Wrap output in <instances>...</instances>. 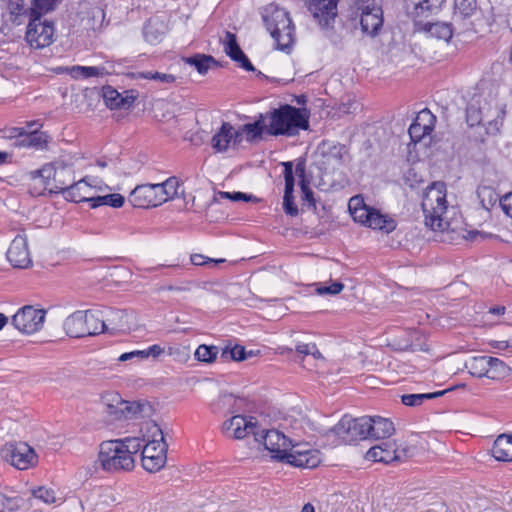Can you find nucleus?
Masks as SVG:
<instances>
[{
  "label": "nucleus",
  "mask_w": 512,
  "mask_h": 512,
  "mask_svg": "<svg viewBox=\"0 0 512 512\" xmlns=\"http://www.w3.org/2000/svg\"><path fill=\"white\" fill-rule=\"evenodd\" d=\"M42 172H51V177L55 183L51 192L61 193L66 200L71 202H89L91 205L95 193L109 189L107 185L98 184L96 179L90 177L74 182L72 168L62 162L44 167Z\"/></svg>",
  "instance_id": "obj_1"
},
{
  "label": "nucleus",
  "mask_w": 512,
  "mask_h": 512,
  "mask_svg": "<svg viewBox=\"0 0 512 512\" xmlns=\"http://www.w3.org/2000/svg\"><path fill=\"white\" fill-rule=\"evenodd\" d=\"M421 206L426 227L438 233L455 231L453 223L447 218L449 205L445 183L434 182L428 186L423 194Z\"/></svg>",
  "instance_id": "obj_2"
},
{
  "label": "nucleus",
  "mask_w": 512,
  "mask_h": 512,
  "mask_svg": "<svg viewBox=\"0 0 512 512\" xmlns=\"http://www.w3.org/2000/svg\"><path fill=\"white\" fill-rule=\"evenodd\" d=\"M266 134L294 137L309 129V115L305 110L289 104L281 105L265 114Z\"/></svg>",
  "instance_id": "obj_3"
},
{
  "label": "nucleus",
  "mask_w": 512,
  "mask_h": 512,
  "mask_svg": "<svg viewBox=\"0 0 512 512\" xmlns=\"http://www.w3.org/2000/svg\"><path fill=\"white\" fill-rule=\"evenodd\" d=\"M262 18L271 37L280 50H288L294 43L295 28L289 13L275 3L264 7Z\"/></svg>",
  "instance_id": "obj_4"
},
{
  "label": "nucleus",
  "mask_w": 512,
  "mask_h": 512,
  "mask_svg": "<svg viewBox=\"0 0 512 512\" xmlns=\"http://www.w3.org/2000/svg\"><path fill=\"white\" fill-rule=\"evenodd\" d=\"M349 212L353 220L373 230L389 234L396 229V220L380 210L368 206L361 195L350 198L348 203Z\"/></svg>",
  "instance_id": "obj_5"
},
{
  "label": "nucleus",
  "mask_w": 512,
  "mask_h": 512,
  "mask_svg": "<svg viewBox=\"0 0 512 512\" xmlns=\"http://www.w3.org/2000/svg\"><path fill=\"white\" fill-rule=\"evenodd\" d=\"M504 116L505 111L501 106L481 99H472L466 109L468 125H482L488 135H495L500 131Z\"/></svg>",
  "instance_id": "obj_6"
},
{
  "label": "nucleus",
  "mask_w": 512,
  "mask_h": 512,
  "mask_svg": "<svg viewBox=\"0 0 512 512\" xmlns=\"http://www.w3.org/2000/svg\"><path fill=\"white\" fill-rule=\"evenodd\" d=\"M126 452L116 439L103 441L99 446L97 463L108 473L131 471L135 466V458Z\"/></svg>",
  "instance_id": "obj_7"
},
{
  "label": "nucleus",
  "mask_w": 512,
  "mask_h": 512,
  "mask_svg": "<svg viewBox=\"0 0 512 512\" xmlns=\"http://www.w3.org/2000/svg\"><path fill=\"white\" fill-rule=\"evenodd\" d=\"M152 439L147 440L142 449V466L151 473L162 469L167 461V444L161 428L156 423L149 424Z\"/></svg>",
  "instance_id": "obj_8"
},
{
  "label": "nucleus",
  "mask_w": 512,
  "mask_h": 512,
  "mask_svg": "<svg viewBox=\"0 0 512 512\" xmlns=\"http://www.w3.org/2000/svg\"><path fill=\"white\" fill-rule=\"evenodd\" d=\"M64 330L70 337L80 338L97 335L104 332L102 318L97 311H76L69 315L63 324Z\"/></svg>",
  "instance_id": "obj_9"
},
{
  "label": "nucleus",
  "mask_w": 512,
  "mask_h": 512,
  "mask_svg": "<svg viewBox=\"0 0 512 512\" xmlns=\"http://www.w3.org/2000/svg\"><path fill=\"white\" fill-rule=\"evenodd\" d=\"M468 372L477 378L502 380L510 374V368L500 359L491 356H474L465 362Z\"/></svg>",
  "instance_id": "obj_10"
},
{
  "label": "nucleus",
  "mask_w": 512,
  "mask_h": 512,
  "mask_svg": "<svg viewBox=\"0 0 512 512\" xmlns=\"http://www.w3.org/2000/svg\"><path fill=\"white\" fill-rule=\"evenodd\" d=\"M369 416L352 418L345 415L332 428V432L345 443L370 438Z\"/></svg>",
  "instance_id": "obj_11"
},
{
  "label": "nucleus",
  "mask_w": 512,
  "mask_h": 512,
  "mask_svg": "<svg viewBox=\"0 0 512 512\" xmlns=\"http://www.w3.org/2000/svg\"><path fill=\"white\" fill-rule=\"evenodd\" d=\"M55 28L52 22L29 16L26 41L31 48L42 49L54 41Z\"/></svg>",
  "instance_id": "obj_12"
},
{
  "label": "nucleus",
  "mask_w": 512,
  "mask_h": 512,
  "mask_svg": "<svg viewBox=\"0 0 512 512\" xmlns=\"http://www.w3.org/2000/svg\"><path fill=\"white\" fill-rule=\"evenodd\" d=\"M259 441L269 452L272 459L284 462L291 448V436L285 435L277 429L262 430Z\"/></svg>",
  "instance_id": "obj_13"
},
{
  "label": "nucleus",
  "mask_w": 512,
  "mask_h": 512,
  "mask_svg": "<svg viewBox=\"0 0 512 512\" xmlns=\"http://www.w3.org/2000/svg\"><path fill=\"white\" fill-rule=\"evenodd\" d=\"M222 433L232 439L241 440L252 434L259 441V428L253 417L234 415L222 424Z\"/></svg>",
  "instance_id": "obj_14"
},
{
  "label": "nucleus",
  "mask_w": 512,
  "mask_h": 512,
  "mask_svg": "<svg viewBox=\"0 0 512 512\" xmlns=\"http://www.w3.org/2000/svg\"><path fill=\"white\" fill-rule=\"evenodd\" d=\"M45 321V311L32 306H24L12 317V324L22 333L32 334L39 331Z\"/></svg>",
  "instance_id": "obj_15"
},
{
  "label": "nucleus",
  "mask_w": 512,
  "mask_h": 512,
  "mask_svg": "<svg viewBox=\"0 0 512 512\" xmlns=\"http://www.w3.org/2000/svg\"><path fill=\"white\" fill-rule=\"evenodd\" d=\"M412 455L411 448H396L394 442L385 441L371 447L366 453V459L374 462L389 464L394 461H402Z\"/></svg>",
  "instance_id": "obj_16"
},
{
  "label": "nucleus",
  "mask_w": 512,
  "mask_h": 512,
  "mask_svg": "<svg viewBox=\"0 0 512 512\" xmlns=\"http://www.w3.org/2000/svg\"><path fill=\"white\" fill-rule=\"evenodd\" d=\"M444 3L445 0H405V9L417 28L425 23L424 19L438 14Z\"/></svg>",
  "instance_id": "obj_17"
},
{
  "label": "nucleus",
  "mask_w": 512,
  "mask_h": 512,
  "mask_svg": "<svg viewBox=\"0 0 512 512\" xmlns=\"http://www.w3.org/2000/svg\"><path fill=\"white\" fill-rule=\"evenodd\" d=\"M157 184L137 185L130 193L128 201L138 208L157 207L162 204Z\"/></svg>",
  "instance_id": "obj_18"
},
{
  "label": "nucleus",
  "mask_w": 512,
  "mask_h": 512,
  "mask_svg": "<svg viewBox=\"0 0 512 512\" xmlns=\"http://www.w3.org/2000/svg\"><path fill=\"white\" fill-rule=\"evenodd\" d=\"M6 458L19 470H26L37 463L36 453L26 443L10 444L6 448Z\"/></svg>",
  "instance_id": "obj_19"
},
{
  "label": "nucleus",
  "mask_w": 512,
  "mask_h": 512,
  "mask_svg": "<svg viewBox=\"0 0 512 512\" xmlns=\"http://www.w3.org/2000/svg\"><path fill=\"white\" fill-rule=\"evenodd\" d=\"M7 259L15 268L25 269L31 265L32 260L25 235H17L12 240L7 251Z\"/></svg>",
  "instance_id": "obj_20"
},
{
  "label": "nucleus",
  "mask_w": 512,
  "mask_h": 512,
  "mask_svg": "<svg viewBox=\"0 0 512 512\" xmlns=\"http://www.w3.org/2000/svg\"><path fill=\"white\" fill-rule=\"evenodd\" d=\"M339 0H311L309 10L322 27H329L334 22Z\"/></svg>",
  "instance_id": "obj_21"
},
{
  "label": "nucleus",
  "mask_w": 512,
  "mask_h": 512,
  "mask_svg": "<svg viewBox=\"0 0 512 512\" xmlns=\"http://www.w3.org/2000/svg\"><path fill=\"white\" fill-rule=\"evenodd\" d=\"M435 122L436 117L427 108L421 110L409 127L408 132L411 140L413 142L421 141L433 131Z\"/></svg>",
  "instance_id": "obj_22"
},
{
  "label": "nucleus",
  "mask_w": 512,
  "mask_h": 512,
  "mask_svg": "<svg viewBox=\"0 0 512 512\" xmlns=\"http://www.w3.org/2000/svg\"><path fill=\"white\" fill-rule=\"evenodd\" d=\"M240 143L241 135L236 134V130L229 122H224L211 139V146L217 152H225L231 144L236 146Z\"/></svg>",
  "instance_id": "obj_23"
},
{
  "label": "nucleus",
  "mask_w": 512,
  "mask_h": 512,
  "mask_svg": "<svg viewBox=\"0 0 512 512\" xmlns=\"http://www.w3.org/2000/svg\"><path fill=\"white\" fill-rule=\"evenodd\" d=\"M102 318L104 324V332L111 333L125 332L131 328V315L125 310L108 309Z\"/></svg>",
  "instance_id": "obj_24"
},
{
  "label": "nucleus",
  "mask_w": 512,
  "mask_h": 512,
  "mask_svg": "<svg viewBox=\"0 0 512 512\" xmlns=\"http://www.w3.org/2000/svg\"><path fill=\"white\" fill-rule=\"evenodd\" d=\"M284 462L300 468H315L320 464L321 456L320 452L313 448H307L302 452L293 450L288 453Z\"/></svg>",
  "instance_id": "obj_25"
},
{
  "label": "nucleus",
  "mask_w": 512,
  "mask_h": 512,
  "mask_svg": "<svg viewBox=\"0 0 512 512\" xmlns=\"http://www.w3.org/2000/svg\"><path fill=\"white\" fill-rule=\"evenodd\" d=\"M224 51L233 61L239 63L243 69L247 71L255 70L254 66L251 64L247 56L243 53L240 46L238 45L236 36L231 32H226L224 40Z\"/></svg>",
  "instance_id": "obj_26"
},
{
  "label": "nucleus",
  "mask_w": 512,
  "mask_h": 512,
  "mask_svg": "<svg viewBox=\"0 0 512 512\" xmlns=\"http://www.w3.org/2000/svg\"><path fill=\"white\" fill-rule=\"evenodd\" d=\"M102 96L106 105L111 109L127 108L136 99L134 95L129 94V91H125L122 94L109 85L102 88Z\"/></svg>",
  "instance_id": "obj_27"
},
{
  "label": "nucleus",
  "mask_w": 512,
  "mask_h": 512,
  "mask_svg": "<svg viewBox=\"0 0 512 512\" xmlns=\"http://www.w3.org/2000/svg\"><path fill=\"white\" fill-rule=\"evenodd\" d=\"M266 119L264 114H260L258 119L253 123L242 125L236 134L241 135V142L245 139L247 142H255L262 138V134L266 133Z\"/></svg>",
  "instance_id": "obj_28"
},
{
  "label": "nucleus",
  "mask_w": 512,
  "mask_h": 512,
  "mask_svg": "<svg viewBox=\"0 0 512 512\" xmlns=\"http://www.w3.org/2000/svg\"><path fill=\"white\" fill-rule=\"evenodd\" d=\"M49 142V136L42 131H27L24 130L22 137L15 140L14 146L19 148H34L44 149Z\"/></svg>",
  "instance_id": "obj_29"
},
{
  "label": "nucleus",
  "mask_w": 512,
  "mask_h": 512,
  "mask_svg": "<svg viewBox=\"0 0 512 512\" xmlns=\"http://www.w3.org/2000/svg\"><path fill=\"white\" fill-rule=\"evenodd\" d=\"M416 31L425 32L431 37L448 42L453 36V27L447 22H425Z\"/></svg>",
  "instance_id": "obj_30"
},
{
  "label": "nucleus",
  "mask_w": 512,
  "mask_h": 512,
  "mask_svg": "<svg viewBox=\"0 0 512 512\" xmlns=\"http://www.w3.org/2000/svg\"><path fill=\"white\" fill-rule=\"evenodd\" d=\"M31 498L38 500L46 505L59 506L64 502V498L61 493L48 486H38L30 489Z\"/></svg>",
  "instance_id": "obj_31"
},
{
  "label": "nucleus",
  "mask_w": 512,
  "mask_h": 512,
  "mask_svg": "<svg viewBox=\"0 0 512 512\" xmlns=\"http://www.w3.org/2000/svg\"><path fill=\"white\" fill-rule=\"evenodd\" d=\"M369 435L373 439H385L390 437L394 431L393 423L379 416L369 417Z\"/></svg>",
  "instance_id": "obj_32"
},
{
  "label": "nucleus",
  "mask_w": 512,
  "mask_h": 512,
  "mask_svg": "<svg viewBox=\"0 0 512 512\" xmlns=\"http://www.w3.org/2000/svg\"><path fill=\"white\" fill-rule=\"evenodd\" d=\"M492 455L498 461L512 460V435L501 434L494 441Z\"/></svg>",
  "instance_id": "obj_33"
},
{
  "label": "nucleus",
  "mask_w": 512,
  "mask_h": 512,
  "mask_svg": "<svg viewBox=\"0 0 512 512\" xmlns=\"http://www.w3.org/2000/svg\"><path fill=\"white\" fill-rule=\"evenodd\" d=\"M383 11L378 13H365L360 15V24L363 33L368 36H376L383 26Z\"/></svg>",
  "instance_id": "obj_34"
},
{
  "label": "nucleus",
  "mask_w": 512,
  "mask_h": 512,
  "mask_svg": "<svg viewBox=\"0 0 512 512\" xmlns=\"http://www.w3.org/2000/svg\"><path fill=\"white\" fill-rule=\"evenodd\" d=\"M74 79H87L91 77H103L109 74L103 66H80L75 65L66 69Z\"/></svg>",
  "instance_id": "obj_35"
},
{
  "label": "nucleus",
  "mask_w": 512,
  "mask_h": 512,
  "mask_svg": "<svg viewBox=\"0 0 512 512\" xmlns=\"http://www.w3.org/2000/svg\"><path fill=\"white\" fill-rule=\"evenodd\" d=\"M238 399L230 393H222L218 399L212 404V409L214 412L224 413L231 412L234 413L238 411L236 407Z\"/></svg>",
  "instance_id": "obj_36"
},
{
  "label": "nucleus",
  "mask_w": 512,
  "mask_h": 512,
  "mask_svg": "<svg viewBox=\"0 0 512 512\" xmlns=\"http://www.w3.org/2000/svg\"><path fill=\"white\" fill-rule=\"evenodd\" d=\"M125 202L124 197L121 194L113 193L107 195H98L95 193L91 208H97L99 206H111L113 208H120Z\"/></svg>",
  "instance_id": "obj_37"
},
{
  "label": "nucleus",
  "mask_w": 512,
  "mask_h": 512,
  "mask_svg": "<svg viewBox=\"0 0 512 512\" xmlns=\"http://www.w3.org/2000/svg\"><path fill=\"white\" fill-rule=\"evenodd\" d=\"M179 185V180L176 177H170L163 183L157 184L159 196L162 198V204L178 195Z\"/></svg>",
  "instance_id": "obj_38"
},
{
  "label": "nucleus",
  "mask_w": 512,
  "mask_h": 512,
  "mask_svg": "<svg viewBox=\"0 0 512 512\" xmlns=\"http://www.w3.org/2000/svg\"><path fill=\"white\" fill-rule=\"evenodd\" d=\"M118 442H120V446L124 451H127L132 458H135V455L138 454V452H142V449L145 444L144 439H141L139 437H125L122 439H117Z\"/></svg>",
  "instance_id": "obj_39"
},
{
  "label": "nucleus",
  "mask_w": 512,
  "mask_h": 512,
  "mask_svg": "<svg viewBox=\"0 0 512 512\" xmlns=\"http://www.w3.org/2000/svg\"><path fill=\"white\" fill-rule=\"evenodd\" d=\"M295 173L302 178L301 180V190L303 194V201L307 202L310 207L316 209V203L314 199L313 191L309 188L308 184L305 183L304 175H305V165L304 163H297L295 168Z\"/></svg>",
  "instance_id": "obj_40"
},
{
  "label": "nucleus",
  "mask_w": 512,
  "mask_h": 512,
  "mask_svg": "<svg viewBox=\"0 0 512 512\" xmlns=\"http://www.w3.org/2000/svg\"><path fill=\"white\" fill-rule=\"evenodd\" d=\"M185 62L194 66L200 74H206L211 65L215 64V60L212 56L200 54L186 58Z\"/></svg>",
  "instance_id": "obj_41"
},
{
  "label": "nucleus",
  "mask_w": 512,
  "mask_h": 512,
  "mask_svg": "<svg viewBox=\"0 0 512 512\" xmlns=\"http://www.w3.org/2000/svg\"><path fill=\"white\" fill-rule=\"evenodd\" d=\"M23 505V499L17 495L0 493V512L17 511Z\"/></svg>",
  "instance_id": "obj_42"
},
{
  "label": "nucleus",
  "mask_w": 512,
  "mask_h": 512,
  "mask_svg": "<svg viewBox=\"0 0 512 512\" xmlns=\"http://www.w3.org/2000/svg\"><path fill=\"white\" fill-rule=\"evenodd\" d=\"M444 392H433V393H421V394H405L402 395L401 401L406 406H420L425 400L427 399H433L440 395H442Z\"/></svg>",
  "instance_id": "obj_43"
},
{
  "label": "nucleus",
  "mask_w": 512,
  "mask_h": 512,
  "mask_svg": "<svg viewBox=\"0 0 512 512\" xmlns=\"http://www.w3.org/2000/svg\"><path fill=\"white\" fill-rule=\"evenodd\" d=\"M218 353V347L202 344L198 346L194 355L200 362L212 363L216 360Z\"/></svg>",
  "instance_id": "obj_44"
},
{
  "label": "nucleus",
  "mask_w": 512,
  "mask_h": 512,
  "mask_svg": "<svg viewBox=\"0 0 512 512\" xmlns=\"http://www.w3.org/2000/svg\"><path fill=\"white\" fill-rule=\"evenodd\" d=\"M220 359L223 362H227L230 360L234 361H242L246 359V351L245 348L241 345H235L232 348H224L220 354Z\"/></svg>",
  "instance_id": "obj_45"
},
{
  "label": "nucleus",
  "mask_w": 512,
  "mask_h": 512,
  "mask_svg": "<svg viewBox=\"0 0 512 512\" xmlns=\"http://www.w3.org/2000/svg\"><path fill=\"white\" fill-rule=\"evenodd\" d=\"M477 194L485 209H489L490 206H493L500 199L495 191L488 186L479 187Z\"/></svg>",
  "instance_id": "obj_46"
},
{
  "label": "nucleus",
  "mask_w": 512,
  "mask_h": 512,
  "mask_svg": "<svg viewBox=\"0 0 512 512\" xmlns=\"http://www.w3.org/2000/svg\"><path fill=\"white\" fill-rule=\"evenodd\" d=\"M355 6L360 15L362 12L378 13L383 11L382 0H356Z\"/></svg>",
  "instance_id": "obj_47"
},
{
  "label": "nucleus",
  "mask_w": 512,
  "mask_h": 512,
  "mask_svg": "<svg viewBox=\"0 0 512 512\" xmlns=\"http://www.w3.org/2000/svg\"><path fill=\"white\" fill-rule=\"evenodd\" d=\"M454 7L455 16L470 17L476 9V2L475 0H455Z\"/></svg>",
  "instance_id": "obj_48"
},
{
  "label": "nucleus",
  "mask_w": 512,
  "mask_h": 512,
  "mask_svg": "<svg viewBox=\"0 0 512 512\" xmlns=\"http://www.w3.org/2000/svg\"><path fill=\"white\" fill-rule=\"evenodd\" d=\"M136 78L150 79V80H155V81H159L161 83H166V84L173 83L176 80L175 76L172 74L152 72V71L138 72L136 74Z\"/></svg>",
  "instance_id": "obj_49"
},
{
  "label": "nucleus",
  "mask_w": 512,
  "mask_h": 512,
  "mask_svg": "<svg viewBox=\"0 0 512 512\" xmlns=\"http://www.w3.org/2000/svg\"><path fill=\"white\" fill-rule=\"evenodd\" d=\"M284 179H285V190L284 195H293L294 191V173L292 162H284Z\"/></svg>",
  "instance_id": "obj_50"
},
{
  "label": "nucleus",
  "mask_w": 512,
  "mask_h": 512,
  "mask_svg": "<svg viewBox=\"0 0 512 512\" xmlns=\"http://www.w3.org/2000/svg\"><path fill=\"white\" fill-rule=\"evenodd\" d=\"M190 261L193 265L195 266H203V265H217L219 263H224L226 260L223 259V258H219V259H214V258H209L207 256H204L202 254H192L191 257H190Z\"/></svg>",
  "instance_id": "obj_51"
},
{
  "label": "nucleus",
  "mask_w": 512,
  "mask_h": 512,
  "mask_svg": "<svg viewBox=\"0 0 512 512\" xmlns=\"http://www.w3.org/2000/svg\"><path fill=\"white\" fill-rule=\"evenodd\" d=\"M220 197L222 199H229L234 202L238 201H257V198L251 194H246L243 192H220Z\"/></svg>",
  "instance_id": "obj_52"
},
{
  "label": "nucleus",
  "mask_w": 512,
  "mask_h": 512,
  "mask_svg": "<svg viewBox=\"0 0 512 512\" xmlns=\"http://www.w3.org/2000/svg\"><path fill=\"white\" fill-rule=\"evenodd\" d=\"M346 154L347 149L344 145H334L326 155L327 161L335 160L337 163H342Z\"/></svg>",
  "instance_id": "obj_53"
},
{
  "label": "nucleus",
  "mask_w": 512,
  "mask_h": 512,
  "mask_svg": "<svg viewBox=\"0 0 512 512\" xmlns=\"http://www.w3.org/2000/svg\"><path fill=\"white\" fill-rule=\"evenodd\" d=\"M296 351H297V353L302 354V355H312L314 358H320L321 357V353L317 349V347H316V345L314 343L298 344L296 346Z\"/></svg>",
  "instance_id": "obj_54"
},
{
  "label": "nucleus",
  "mask_w": 512,
  "mask_h": 512,
  "mask_svg": "<svg viewBox=\"0 0 512 512\" xmlns=\"http://www.w3.org/2000/svg\"><path fill=\"white\" fill-rule=\"evenodd\" d=\"M283 209L284 212L289 216H297L298 215V207L294 203L293 195H284L283 196Z\"/></svg>",
  "instance_id": "obj_55"
},
{
  "label": "nucleus",
  "mask_w": 512,
  "mask_h": 512,
  "mask_svg": "<svg viewBox=\"0 0 512 512\" xmlns=\"http://www.w3.org/2000/svg\"><path fill=\"white\" fill-rule=\"evenodd\" d=\"M344 288V285L341 282H334L329 286L322 285L317 288V293L320 295L323 294H330V295H336L340 293Z\"/></svg>",
  "instance_id": "obj_56"
},
{
  "label": "nucleus",
  "mask_w": 512,
  "mask_h": 512,
  "mask_svg": "<svg viewBox=\"0 0 512 512\" xmlns=\"http://www.w3.org/2000/svg\"><path fill=\"white\" fill-rule=\"evenodd\" d=\"M10 13L16 16L27 14L29 16V9H25L24 0H9Z\"/></svg>",
  "instance_id": "obj_57"
},
{
  "label": "nucleus",
  "mask_w": 512,
  "mask_h": 512,
  "mask_svg": "<svg viewBox=\"0 0 512 512\" xmlns=\"http://www.w3.org/2000/svg\"><path fill=\"white\" fill-rule=\"evenodd\" d=\"M143 351V360L147 359L149 357H152L154 359L159 358L165 353V348L161 347L158 344H154L147 349L142 350Z\"/></svg>",
  "instance_id": "obj_58"
},
{
  "label": "nucleus",
  "mask_w": 512,
  "mask_h": 512,
  "mask_svg": "<svg viewBox=\"0 0 512 512\" xmlns=\"http://www.w3.org/2000/svg\"><path fill=\"white\" fill-rule=\"evenodd\" d=\"M499 204L504 213L512 217V192L505 194L499 199Z\"/></svg>",
  "instance_id": "obj_59"
},
{
  "label": "nucleus",
  "mask_w": 512,
  "mask_h": 512,
  "mask_svg": "<svg viewBox=\"0 0 512 512\" xmlns=\"http://www.w3.org/2000/svg\"><path fill=\"white\" fill-rule=\"evenodd\" d=\"M132 360H143V351L142 350H135L131 352H126L121 354L118 357V361L120 362H126V361H132Z\"/></svg>",
  "instance_id": "obj_60"
},
{
  "label": "nucleus",
  "mask_w": 512,
  "mask_h": 512,
  "mask_svg": "<svg viewBox=\"0 0 512 512\" xmlns=\"http://www.w3.org/2000/svg\"><path fill=\"white\" fill-rule=\"evenodd\" d=\"M24 127H13L4 131L5 137L9 139H20L24 133Z\"/></svg>",
  "instance_id": "obj_61"
},
{
  "label": "nucleus",
  "mask_w": 512,
  "mask_h": 512,
  "mask_svg": "<svg viewBox=\"0 0 512 512\" xmlns=\"http://www.w3.org/2000/svg\"><path fill=\"white\" fill-rule=\"evenodd\" d=\"M101 498H103V503L109 505L110 503L113 504L116 502L115 494L110 489H101V493L99 494Z\"/></svg>",
  "instance_id": "obj_62"
},
{
  "label": "nucleus",
  "mask_w": 512,
  "mask_h": 512,
  "mask_svg": "<svg viewBox=\"0 0 512 512\" xmlns=\"http://www.w3.org/2000/svg\"><path fill=\"white\" fill-rule=\"evenodd\" d=\"M307 448H311L308 444H301L298 442V440L291 437V448L289 449V452H292L293 450L298 451H305Z\"/></svg>",
  "instance_id": "obj_63"
},
{
  "label": "nucleus",
  "mask_w": 512,
  "mask_h": 512,
  "mask_svg": "<svg viewBox=\"0 0 512 512\" xmlns=\"http://www.w3.org/2000/svg\"><path fill=\"white\" fill-rule=\"evenodd\" d=\"M505 311L506 308L504 306L492 307L487 311L486 317L488 318L489 316H502L504 315Z\"/></svg>",
  "instance_id": "obj_64"
}]
</instances>
